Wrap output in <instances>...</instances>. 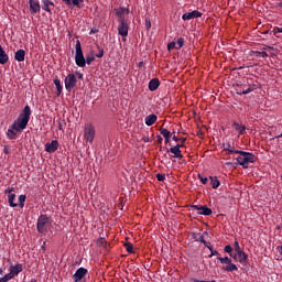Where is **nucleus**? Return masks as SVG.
<instances>
[{"mask_svg": "<svg viewBox=\"0 0 282 282\" xmlns=\"http://www.w3.org/2000/svg\"><path fill=\"white\" fill-rule=\"evenodd\" d=\"M176 147H178V150L181 149L182 144H176Z\"/></svg>", "mask_w": 282, "mask_h": 282, "instance_id": "61", "label": "nucleus"}, {"mask_svg": "<svg viewBox=\"0 0 282 282\" xmlns=\"http://www.w3.org/2000/svg\"><path fill=\"white\" fill-rule=\"evenodd\" d=\"M226 164H227V166H230V164H232V163H230V162H227Z\"/></svg>", "mask_w": 282, "mask_h": 282, "instance_id": "62", "label": "nucleus"}, {"mask_svg": "<svg viewBox=\"0 0 282 282\" xmlns=\"http://www.w3.org/2000/svg\"><path fill=\"white\" fill-rule=\"evenodd\" d=\"M32 116V109L29 106H25L22 112L18 116L17 120L11 124V129L14 131H23L28 127V122H30V117Z\"/></svg>", "mask_w": 282, "mask_h": 282, "instance_id": "1", "label": "nucleus"}, {"mask_svg": "<svg viewBox=\"0 0 282 282\" xmlns=\"http://www.w3.org/2000/svg\"><path fill=\"white\" fill-rule=\"evenodd\" d=\"M87 272H88L87 269H85L83 267L77 269L73 275L74 281L75 282L83 281V279H85V276H87Z\"/></svg>", "mask_w": 282, "mask_h": 282, "instance_id": "11", "label": "nucleus"}, {"mask_svg": "<svg viewBox=\"0 0 282 282\" xmlns=\"http://www.w3.org/2000/svg\"><path fill=\"white\" fill-rule=\"evenodd\" d=\"M45 151L46 153H55V151H58V141L53 140L51 143H46Z\"/></svg>", "mask_w": 282, "mask_h": 282, "instance_id": "14", "label": "nucleus"}, {"mask_svg": "<svg viewBox=\"0 0 282 282\" xmlns=\"http://www.w3.org/2000/svg\"><path fill=\"white\" fill-rule=\"evenodd\" d=\"M20 272H23V264L18 263L10 268V273L13 278L17 276Z\"/></svg>", "mask_w": 282, "mask_h": 282, "instance_id": "16", "label": "nucleus"}, {"mask_svg": "<svg viewBox=\"0 0 282 282\" xmlns=\"http://www.w3.org/2000/svg\"><path fill=\"white\" fill-rule=\"evenodd\" d=\"M75 63L77 67H86L87 65L85 55L83 54V46L80 45L79 40H77L75 44Z\"/></svg>", "mask_w": 282, "mask_h": 282, "instance_id": "3", "label": "nucleus"}, {"mask_svg": "<svg viewBox=\"0 0 282 282\" xmlns=\"http://www.w3.org/2000/svg\"><path fill=\"white\" fill-rule=\"evenodd\" d=\"M25 199H28V196H25V195L19 196V202H20L21 208H23L25 206Z\"/></svg>", "mask_w": 282, "mask_h": 282, "instance_id": "36", "label": "nucleus"}, {"mask_svg": "<svg viewBox=\"0 0 282 282\" xmlns=\"http://www.w3.org/2000/svg\"><path fill=\"white\" fill-rule=\"evenodd\" d=\"M198 180H200L202 184H208V177L198 174Z\"/></svg>", "mask_w": 282, "mask_h": 282, "instance_id": "42", "label": "nucleus"}, {"mask_svg": "<svg viewBox=\"0 0 282 282\" xmlns=\"http://www.w3.org/2000/svg\"><path fill=\"white\" fill-rule=\"evenodd\" d=\"M223 149H224V151H228L229 155H232V153H237V150L232 149L230 143H224Z\"/></svg>", "mask_w": 282, "mask_h": 282, "instance_id": "29", "label": "nucleus"}, {"mask_svg": "<svg viewBox=\"0 0 282 282\" xmlns=\"http://www.w3.org/2000/svg\"><path fill=\"white\" fill-rule=\"evenodd\" d=\"M217 259H218V261H220V263H224L226 265L223 268V270H225L226 272H237V270H239L237 264L232 263V260L230 258L218 257Z\"/></svg>", "mask_w": 282, "mask_h": 282, "instance_id": "5", "label": "nucleus"}, {"mask_svg": "<svg viewBox=\"0 0 282 282\" xmlns=\"http://www.w3.org/2000/svg\"><path fill=\"white\" fill-rule=\"evenodd\" d=\"M178 141L182 142V144H184L186 142V138L178 139Z\"/></svg>", "mask_w": 282, "mask_h": 282, "instance_id": "54", "label": "nucleus"}, {"mask_svg": "<svg viewBox=\"0 0 282 282\" xmlns=\"http://www.w3.org/2000/svg\"><path fill=\"white\" fill-rule=\"evenodd\" d=\"M236 154L239 155L236 158L238 164L245 169H248L250 164L254 163V154L241 150H236Z\"/></svg>", "mask_w": 282, "mask_h": 282, "instance_id": "2", "label": "nucleus"}, {"mask_svg": "<svg viewBox=\"0 0 282 282\" xmlns=\"http://www.w3.org/2000/svg\"><path fill=\"white\" fill-rule=\"evenodd\" d=\"M156 138H158L160 144H162V141H163L162 135H158Z\"/></svg>", "mask_w": 282, "mask_h": 282, "instance_id": "53", "label": "nucleus"}, {"mask_svg": "<svg viewBox=\"0 0 282 282\" xmlns=\"http://www.w3.org/2000/svg\"><path fill=\"white\" fill-rule=\"evenodd\" d=\"M156 180L159 182H164V180H166V175H164V174H156Z\"/></svg>", "mask_w": 282, "mask_h": 282, "instance_id": "43", "label": "nucleus"}, {"mask_svg": "<svg viewBox=\"0 0 282 282\" xmlns=\"http://www.w3.org/2000/svg\"><path fill=\"white\" fill-rule=\"evenodd\" d=\"M124 247L127 252L133 253V245L131 242H127Z\"/></svg>", "mask_w": 282, "mask_h": 282, "instance_id": "40", "label": "nucleus"}, {"mask_svg": "<svg viewBox=\"0 0 282 282\" xmlns=\"http://www.w3.org/2000/svg\"><path fill=\"white\" fill-rule=\"evenodd\" d=\"M142 65H143V63H142V62H140V63H139V67H142Z\"/></svg>", "mask_w": 282, "mask_h": 282, "instance_id": "59", "label": "nucleus"}, {"mask_svg": "<svg viewBox=\"0 0 282 282\" xmlns=\"http://www.w3.org/2000/svg\"><path fill=\"white\" fill-rule=\"evenodd\" d=\"M160 87V79L153 78L149 83V90L150 91H155Z\"/></svg>", "mask_w": 282, "mask_h": 282, "instance_id": "24", "label": "nucleus"}, {"mask_svg": "<svg viewBox=\"0 0 282 282\" xmlns=\"http://www.w3.org/2000/svg\"><path fill=\"white\" fill-rule=\"evenodd\" d=\"M158 122V116L156 115H150L145 118V124L147 127H153Z\"/></svg>", "mask_w": 282, "mask_h": 282, "instance_id": "22", "label": "nucleus"}, {"mask_svg": "<svg viewBox=\"0 0 282 282\" xmlns=\"http://www.w3.org/2000/svg\"><path fill=\"white\" fill-rule=\"evenodd\" d=\"M54 85H55L56 90H57V96H61V93L63 91V86L61 85V80L59 79H54Z\"/></svg>", "mask_w": 282, "mask_h": 282, "instance_id": "32", "label": "nucleus"}, {"mask_svg": "<svg viewBox=\"0 0 282 282\" xmlns=\"http://www.w3.org/2000/svg\"><path fill=\"white\" fill-rule=\"evenodd\" d=\"M191 208L197 210L198 215H205V217L213 215V209L208 206L192 205Z\"/></svg>", "mask_w": 282, "mask_h": 282, "instance_id": "8", "label": "nucleus"}, {"mask_svg": "<svg viewBox=\"0 0 282 282\" xmlns=\"http://www.w3.org/2000/svg\"><path fill=\"white\" fill-rule=\"evenodd\" d=\"M51 221H50V217H47V215H41L37 218V224H36V228H37V232H47V230L50 229L51 226Z\"/></svg>", "mask_w": 282, "mask_h": 282, "instance_id": "4", "label": "nucleus"}, {"mask_svg": "<svg viewBox=\"0 0 282 282\" xmlns=\"http://www.w3.org/2000/svg\"><path fill=\"white\" fill-rule=\"evenodd\" d=\"M209 180H210V182H212V187H213V188H219V186H220L221 183L219 182V180L217 178V176H210Z\"/></svg>", "mask_w": 282, "mask_h": 282, "instance_id": "30", "label": "nucleus"}, {"mask_svg": "<svg viewBox=\"0 0 282 282\" xmlns=\"http://www.w3.org/2000/svg\"><path fill=\"white\" fill-rule=\"evenodd\" d=\"M17 133H20V132L12 129V126H11V128H9L7 131V137L9 138V140H17Z\"/></svg>", "mask_w": 282, "mask_h": 282, "instance_id": "27", "label": "nucleus"}, {"mask_svg": "<svg viewBox=\"0 0 282 282\" xmlns=\"http://www.w3.org/2000/svg\"><path fill=\"white\" fill-rule=\"evenodd\" d=\"M230 257H232L235 261H239V263H241L242 265H246V263H248V253H246L245 251H240L238 253H230Z\"/></svg>", "mask_w": 282, "mask_h": 282, "instance_id": "10", "label": "nucleus"}, {"mask_svg": "<svg viewBox=\"0 0 282 282\" xmlns=\"http://www.w3.org/2000/svg\"><path fill=\"white\" fill-rule=\"evenodd\" d=\"M251 91H252V87H248L247 89L237 90V94H238L239 96H243V95H246V94H250Z\"/></svg>", "mask_w": 282, "mask_h": 282, "instance_id": "34", "label": "nucleus"}, {"mask_svg": "<svg viewBox=\"0 0 282 282\" xmlns=\"http://www.w3.org/2000/svg\"><path fill=\"white\" fill-rule=\"evenodd\" d=\"M29 6L31 14H39V12H41V3H39V0H29Z\"/></svg>", "mask_w": 282, "mask_h": 282, "instance_id": "12", "label": "nucleus"}, {"mask_svg": "<svg viewBox=\"0 0 282 282\" xmlns=\"http://www.w3.org/2000/svg\"><path fill=\"white\" fill-rule=\"evenodd\" d=\"M234 246H235V252H234V254H237V253L243 251V250L241 249V247L239 246V241L236 240V241L234 242Z\"/></svg>", "mask_w": 282, "mask_h": 282, "instance_id": "37", "label": "nucleus"}, {"mask_svg": "<svg viewBox=\"0 0 282 282\" xmlns=\"http://www.w3.org/2000/svg\"><path fill=\"white\" fill-rule=\"evenodd\" d=\"M170 153H173V158H176L178 160H182V158H184V155H182V150H180V145H174L172 148H170Z\"/></svg>", "mask_w": 282, "mask_h": 282, "instance_id": "15", "label": "nucleus"}, {"mask_svg": "<svg viewBox=\"0 0 282 282\" xmlns=\"http://www.w3.org/2000/svg\"><path fill=\"white\" fill-rule=\"evenodd\" d=\"M282 33V28H278L276 31H274V34Z\"/></svg>", "mask_w": 282, "mask_h": 282, "instance_id": "51", "label": "nucleus"}, {"mask_svg": "<svg viewBox=\"0 0 282 282\" xmlns=\"http://www.w3.org/2000/svg\"><path fill=\"white\" fill-rule=\"evenodd\" d=\"M263 50H274V46H270V45H264Z\"/></svg>", "mask_w": 282, "mask_h": 282, "instance_id": "49", "label": "nucleus"}, {"mask_svg": "<svg viewBox=\"0 0 282 282\" xmlns=\"http://www.w3.org/2000/svg\"><path fill=\"white\" fill-rule=\"evenodd\" d=\"M14 58L18 61V63H23V61H25V50H18L14 54Z\"/></svg>", "mask_w": 282, "mask_h": 282, "instance_id": "18", "label": "nucleus"}, {"mask_svg": "<svg viewBox=\"0 0 282 282\" xmlns=\"http://www.w3.org/2000/svg\"><path fill=\"white\" fill-rule=\"evenodd\" d=\"M12 191H14V188L11 187V188L7 189L6 193H9V195H11Z\"/></svg>", "mask_w": 282, "mask_h": 282, "instance_id": "55", "label": "nucleus"}, {"mask_svg": "<svg viewBox=\"0 0 282 282\" xmlns=\"http://www.w3.org/2000/svg\"><path fill=\"white\" fill-rule=\"evenodd\" d=\"M99 52L95 55L97 58H102L105 56V50L98 46Z\"/></svg>", "mask_w": 282, "mask_h": 282, "instance_id": "41", "label": "nucleus"}, {"mask_svg": "<svg viewBox=\"0 0 282 282\" xmlns=\"http://www.w3.org/2000/svg\"><path fill=\"white\" fill-rule=\"evenodd\" d=\"M116 14L119 18V21H126L124 14H129V9L127 8H120L116 10Z\"/></svg>", "mask_w": 282, "mask_h": 282, "instance_id": "21", "label": "nucleus"}, {"mask_svg": "<svg viewBox=\"0 0 282 282\" xmlns=\"http://www.w3.org/2000/svg\"><path fill=\"white\" fill-rule=\"evenodd\" d=\"M204 235H208V231H204V234L202 232H193L192 234V239H194V241H198V243H203L205 241L204 239Z\"/></svg>", "mask_w": 282, "mask_h": 282, "instance_id": "20", "label": "nucleus"}, {"mask_svg": "<svg viewBox=\"0 0 282 282\" xmlns=\"http://www.w3.org/2000/svg\"><path fill=\"white\" fill-rule=\"evenodd\" d=\"M160 133H161V135H163V138H165L166 143L171 142V131H169L165 128H161Z\"/></svg>", "mask_w": 282, "mask_h": 282, "instance_id": "25", "label": "nucleus"}, {"mask_svg": "<svg viewBox=\"0 0 282 282\" xmlns=\"http://www.w3.org/2000/svg\"><path fill=\"white\" fill-rule=\"evenodd\" d=\"M142 140H143V142H149L150 139H149V137H143Z\"/></svg>", "mask_w": 282, "mask_h": 282, "instance_id": "56", "label": "nucleus"}, {"mask_svg": "<svg viewBox=\"0 0 282 282\" xmlns=\"http://www.w3.org/2000/svg\"><path fill=\"white\" fill-rule=\"evenodd\" d=\"M0 274H3V269L0 268Z\"/></svg>", "mask_w": 282, "mask_h": 282, "instance_id": "60", "label": "nucleus"}, {"mask_svg": "<svg viewBox=\"0 0 282 282\" xmlns=\"http://www.w3.org/2000/svg\"><path fill=\"white\" fill-rule=\"evenodd\" d=\"M96 32H98L97 29H91V30H90V34H96Z\"/></svg>", "mask_w": 282, "mask_h": 282, "instance_id": "52", "label": "nucleus"}, {"mask_svg": "<svg viewBox=\"0 0 282 282\" xmlns=\"http://www.w3.org/2000/svg\"><path fill=\"white\" fill-rule=\"evenodd\" d=\"M278 6H279L280 8H282V1H281L280 3H278Z\"/></svg>", "mask_w": 282, "mask_h": 282, "instance_id": "58", "label": "nucleus"}, {"mask_svg": "<svg viewBox=\"0 0 282 282\" xmlns=\"http://www.w3.org/2000/svg\"><path fill=\"white\" fill-rule=\"evenodd\" d=\"M172 140H174V142H180V138H177V135H173Z\"/></svg>", "mask_w": 282, "mask_h": 282, "instance_id": "50", "label": "nucleus"}, {"mask_svg": "<svg viewBox=\"0 0 282 282\" xmlns=\"http://www.w3.org/2000/svg\"><path fill=\"white\" fill-rule=\"evenodd\" d=\"M85 61H86V65H91V63H94V61H96V56L94 55V53L88 54V55H86Z\"/></svg>", "mask_w": 282, "mask_h": 282, "instance_id": "33", "label": "nucleus"}, {"mask_svg": "<svg viewBox=\"0 0 282 282\" xmlns=\"http://www.w3.org/2000/svg\"><path fill=\"white\" fill-rule=\"evenodd\" d=\"M68 8H72V6H76L77 8L83 3V0H62Z\"/></svg>", "mask_w": 282, "mask_h": 282, "instance_id": "26", "label": "nucleus"}, {"mask_svg": "<svg viewBox=\"0 0 282 282\" xmlns=\"http://www.w3.org/2000/svg\"><path fill=\"white\" fill-rule=\"evenodd\" d=\"M210 251V254H209V259L210 258H213V257H215V254H219V251H217V250H209Z\"/></svg>", "mask_w": 282, "mask_h": 282, "instance_id": "47", "label": "nucleus"}, {"mask_svg": "<svg viewBox=\"0 0 282 282\" xmlns=\"http://www.w3.org/2000/svg\"><path fill=\"white\" fill-rule=\"evenodd\" d=\"M225 252H227L228 254H232V246L227 245V246L225 247Z\"/></svg>", "mask_w": 282, "mask_h": 282, "instance_id": "45", "label": "nucleus"}, {"mask_svg": "<svg viewBox=\"0 0 282 282\" xmlns=\"http://www.w3.org/2000/svg\"><path fill=\"white\" fill-rule=\"evenodd\" d=\"M145 28L147 30H151V20L149 18H145Z\"/></svg>", "mask_w": 282, "mask_h": 282, "instance_id": "46", "label": "nucleus"}, {"mask_svg": "<svg viewBox=\"0 0 282 282\" xmlns=\"http://www.w3.org/2000/svg\"><path fill=\"white\" fill-rule=\"evenodd\" d=\"M76 75L74 74H68V76L65 78V88L67 91H72L76 87Z\"/></svg>", "mask_w": 282, "mask_h": 282, "instance_id": "9", "label": "nucleus"}, {"mask_svg": "<svg viewBox=\"0 0 282 282\" xmlns=\"http://www.w3.org/2000/svg\"><path fill=\"white\" fill-rule=\"evenodd\" d=\"M3 153H4L6 155H8V154L10 153V148H8V145H4V147H3Z\"/></svg>", "mask_w": 282, "mask_h": 282, "instance_id": "48", "label": "nucleus"}, {"mask_svg": "<svg viewBox=\"0 0 282 282\" xmlns=\"http://www.w3.org/2000/svg\"><path fill=\"white\" fill-rule=\"evenodd\" d=\"M203 245H204L205 248H208V250H213V243L204 240Z\"/></svg>", "mask_w": 282, "mask_h": 282, "instance_id": "44", "label": "nucleus"}, {"mask_svg": "<svg viewBox=\"0 0 282 282\" xmlns=\"http://www.w3.org/2000/svg\"><path fill=\"white\" fill-rule=\"evenodd\" d=\"M10 61L8 53L3 50V46L0 45V65H6Z\"/></svg>", "mask_w": 282, "mask_h": 282, "instance_id": "17", "label": "nucleus"}, {"mask_svg": "<svg viewBox=\"0 0 282 282\" xmlns=\"http://www.w3.org/2000/svg\"><path fill=\"white\" fill-rule=\"evenodd\" d=\"M167 50L171 52V50H177V43L176 42H170L167 44Z\"/></svg>", "mask_w": 282, "mask_h": 282, "instance_id": "39", "label": "nucleus"}, {"mask_svg": "<svg viewBox=\"0 0 282 282\" xmlns=\"http://www.w3.org/2000/svg\"><path fill=\"white\" fill-rule=\"evenodd\" d=\"M118 35L122 36L123 39L129 36V23L127 20H119Z\"/></svg>", "mask_w": 282, "mask_h": 282, "instance_id": "6", "label": "nucleus"}, {"mask_svg": "<svg viewBox=\"0 0 282 282\" xmlns=\"http://www.w3.org/2000/svg\"><path fill=\"white\" fill-rule=\"evenodd\" d=\"M184 47V37H180L176 42V50H182Z\"/></svg>", "mask_w": 282, "mask_h": 282, "instance_id": "35", "label": "nucleus"}, {"mask_svg": "<svg viewBox=\"0 0 282 282\" xmlns=\"http://www.w3.org/2000/svg\"><path fill=\"white\" fill-rule=\"evenodd\" d=\"M232 128L238 131V135H243V133H246V126L239 124L237 121L232 122Z\"/></svg>", "mask_w": 282, "mask_h": 282, "instance_id": "23", "label": "nucleus"}, {"mask_svg": "<svg viewBox=\"0 0 282 282\" xmlns=\"http://www.w3.org/2000/svg\"><path fill=\"white\" fill-rule=\"evenodd\" d=\"M17 195L15 194H9L8 199H9V206H11V208H17V206H19V204L14 203Z\"/></svg>", "mask_w": 282, "mask_h": 282, "instance_id": "28", "label": "nucleus"}, {"mask_svg": "<svg viewBox=\"0 0 282 282\" xmlns=\"http://www.w3.org/2000/svg\"><path fill=\"white\" fill-rule=\"evenodd\" d=\"M84 138L86 142H94V138H96V128H94L91 124H88L85 128Z\"/></svg>", "mask_w": 282, "mask_h": 282, "instance_id": "7", "label": "nucleus"}, {"mask_svg": "<svg viewBox=\"0 0 282 282\" xmlns=\"http://www.w3.org/2000/svg\"><path fill=\"white\" fill-rule=\"evenodd\" d=\"M78 78H79V79H83V74H79V75H78Z\"/></svg>", "mask_w": 282, "mask_h": 282, "instance_id": "57", "label": "nucleus"}, {"mask_svg": "<svg viewBox=\"0 0 282 282\" xmlns=\"http://www.w3.org/2000/svg\"><path fill=\"white\" fill-rule=\"evenodd\" d=\"M202 17V12L194 10L182 15L183 21H191V19H199Z\"/></svg>", "mask_w": 282, "mask_h": 282, "instance_id": "13", "label": "nucleus"}, {"mask_svg": "<svg viewBox=\"0 0 282 282\" xmlns=\"http://www.w3.org/2000/svg\"><path fill=\"white\" fill-rule=\"evenodd\" d=\"M11 279H13L12 274L11 273H7L4 276H2L0 279V282H8L10 281Z\"/></svg>", "mask_w": 282, "mask_h": 282, "instance_id": "38", "label": "nucleus"}, {"mask_svg": "<svg viewBox=\"0 0 282 282\" xmlns=\"http://www.w3.org/2000/svg\"><path fill=\"white\" fill-rule=\"evenodd\" d=\"M50 6L54 8V3L52 2V0H42V10L52 14V9L50 8Z\"/></svg>", "mask_w": 282, "mask_h": 282, "instance_id": "19", "label": "nucleus"}, {"mask_svg": "<svg viewBox=\"0 0 282 282\" xmlns=\"http://www.w3.org/2000/svg\"><path fill=\"white\" fill-rule=\"evenodd\" d=\"M251 54L252 56H261L262 58H268V53L265 51H252Z\"/></svg>", "mask_w": 282, "mask_h": 282, "instance_id": "31", "label": "nucleus"}]
</instances>
